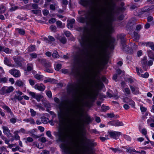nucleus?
<instances>
[{
  "label": "nucleus",
  "mask_w": 154,
  "mask_h": 154,
  "mask_svg": "<svg viewBox=\"0 0 154 154\" xmlns=\"http://www.w3.org/2000/svg\"><path fill=\"white\" fill-rule=\"evenodd\" d=\"M112 9L106 13L102 11L96 14L95 15L91 14V18L88 20H87V17L86 18L83 17H79L78 19V20L82 23L86 22L87 24L90 25L95 28L99 29L102 26V17H104L105 20H111L112 16Z\"/></svg>",
  "instance_id": "obj_1"
},
{
  "label": "nucleus",
  "mask_w": 154,
  "mask_h": 154,
  "mask_svg": "<svg viewBox=\"0 0 154 154\" xmlns=\"http://www.w3.org/2000/svg\"><path fill=\"white\" fill-rule=\"evenodd\" d=\"M60 147L65 152L69 154H78L79 153L78 146L74 142L72 141L68 144L62 143L60 145Z\"/></svg>",
  "instance_id": "obj_2"
},
{
  "label": "nucleus",
  "mask_w": 154,
  "mask_h": 154,
  "mask_svg": "<svg viewBox=\"0 0 154 154\" xmlns=\"http://www.w3.org/2000/svg\"><path fill=\"white\" fill-rule=\"evenodd\" d=\"M79 41L82 46L84 47L87 45L92 44L93 42V39L90 35H83L81 36Z\"/></svg>",
  "instance_id": "obj_3"
},
{
  "label": "nucleus",
  "mask_w": 154,
  "mask_h": 154,
  "mask_svg": "<svg viewBox=\"0 0 154 154\" xmlns=\"http://www.w3.org/2000/svg\"><path fill=\"white\" fill-rule=\"evenodd\" d=\"M64 115L66 118L67 121L69 126L71 127L73 124L72 114L69 109H66L64 111Z\"/></svg>",
  "instance_id": "obj_4"
},
{
  "label": "nucleus",
  "mask_w": 154,
  "mask_h": 154,
  "mask_svg": "<svg viewBox=\"0 0 154 154\" xmlns=\"http://www.w3.org/2000/svg\"><path fill=\"white\" fill-rule=\"evenodd\" d=\"M14 90L13 86H4L0 90V93L2 95L9 93L12 91Z\"/></svg>",
  "instance_id": "obj_5"
},
{
  "label": "nucleus",
  "mask_w": 154,
  "mask_h": 154,
  "mask_svg": "<svg viewBox=\"0 0 154 154\" xmlns=\"http://www.w3.org/2000/svg\"><path fill=\"white\" fill-rule=\"evenodd\" d=\"M58 136L60 140L61 141H64L67 136L66 132L62 129L60 130L58 133Z\"/></svg>",
  "instance_id": "obj_6"
},
{
  "label": "nucleus",
  "mask_w": 154,
  "mask_h": 154,
  "mask_svg": "<svg viewBox=\"0 0 154 154\" xmlns=\"http://www.w3.org/2000/svg\"><path fill=\"white\" fill-rule=\"evenodd\" d=\"M108 133L111 138L116 140L118 139V137L119 136L122 135V133L121 132L119 131H110L108 132Z\"/></svg>",
  "instance_id": "obj_7"
},
{
  "label": "nucleus",
  "mask_w": 154,
  "mask_h": 154,
  "mask_svg": "<svg viewBox=\"0 0 154 154\" xmlns=\"http://www.w3.org/2000/svg\"><path fill=\"white\" fill-rule=\"evenodd\" d=\"M109 124L116 127L121 126L124 125V124L122 122L119 121L117 120L109 122Z\"/></svg>",
  "instance_id": "obj_8"
},
{
  "label": "nucleus",
  "mask_w": 154,
  "mask_h": 154,
  "mask_svg": "<svg viewBox=\"0 0 154 154\" xmlns=\"http://www.w3.org/2000/svg\"><path fill=\"white\" fill-rule=\"evenodd\" d=\"M105 44L106 42L104 40H101L99 41L98 44L96 45V47L99 51H102L105 48Z\"/></svg>",
  "instance_id": "obj_9"
},
{
  "label": "nucleus",
  "mask_w": 154,
  "mask_h": 154,
  "mask_svg": "<svg viewBox=\"0 0 154 154\" xmlns=\"http://www.w3.org/2000/svg\"><path fill=\"white\" fill-rule=\"evenodd\" d=\"M9 72L15 77L18 78L20 76V72L18 70L15 69H12L9 71Z\"/></svg>",
  "instance_id": "obj_10"
},
{
  "label": "nucleus",
  "mask_w": 154,
  "mask_h": 154,
  "mask_svg": "<svg viewBox=\"0 0 154 154\" xmlns=\"http://www.w3.org/2000/svg\"><path fill=\"white\" fill-rule=\"evenodd\" d=\"M14 60L18 66H21L22 62L24 61V60L21 57H18L16 58L14 57Z\"/></svg>",
  "instance_id": "obj_11"
},
{
  "label": "nucleus",
  "mask_w": 154,
  "mask_h": 154,
  "mask_svg": "<svg viewBox=\"0 0 154 154\" xmlns=\"http://www.w3.org/2000/svg\"><path fill=\"white\" fill-rule=\"evenodd\" d=\"M34 88L40 91H43L45 89V86L43 84H36L34 86Z\"/></svg>",
  "instance_id": "obj_12"
},
{
  "label": "nucleus",
  "mask_w": 154,
  "mask_h": 154,
  "mask_svg": "<svg viewBox=\"0 0 154 154\" xmlns=\"http://www.w3.org/2000/svg\"><path fill=\"white\" fill-rule=\"evenodd\" d=\"M41 62L42 64L45 67V69L50 68L51 67V63L45 59L41 60Z\"/></svg>",
  "instance_id": "obj_13"
},
{
  "label": "nucleus",
  "mask_w": 154,
  "mask_h": 154,
  "mask_svg": "<svg viewBox=\"0 0 154 154\" xmlns=\"http://www.w3.org/2000/svg\"><path fill=\"white\" fill-rule=\"evenodd\" d=\"M79 86V84L77 83H73L71 84L67 89L68 91L71 92L75 91L76 89Z\"/></svg>",
  "instance_id": "obj_14"
},
{
  "label": "nucleus",
  "mask_w": 154,
  "mask_h": 154,
  "mask_svg": "<svg viewBox=\"0 0 154 154\" xmlns=\"http://www.w3.org/2000/svg\"><path fill=\"white\" fill-rule=\"evenodd\" d=\"M140 45L141 46L146 45L147 47H149L152 50H154V43L152 42H144L140 43Z\"/></svg>",
  "instance_id": "obj_15"
},
{
  "label": "nucleus",
  "mask_w": 154,
  "mask_h": 154,
  "mask_svg": "<svg viewBox=\"0 0 154 154\" xmlns=\"http://www.w3.org/2000/svg\"><path fill=\"white\" fill-rule=\"evenodd\" d=\"M2 129L3 130V132L8 137H10L11 136V134L10 133V130L8 127L3 126L2 127Z\"/></svg>",
  "instance_id": "obj_16"
},
{
  "label": "nucleus",
  "mask_w": 154,
  "mask_h": 154,
  "mask_svg": "<svg viewBox=\"0 0 154 154\" xmlns=\"http://www.w3.org/2000/svg\"><path fill=\"white\" fill-rule=\"evenodd\" d=\"M130 87L133 94H136L139 93V88L138 87L130 85Z\"/></svg>",
  "instance_id": "obj_17"
},
{
  "label": "nucleus",
  "mask_w": 154,
  "mask_h": 154,
  "mask_svg": "<svg viewBox=\"0 0 154 154\" xmlns=\"http://www.w3.org/2000/svg\"><path fill=\"white\" fill-rule=\"evenodd\" d=\"M48 37L49 40L47 38L45 37L43 38L44 41L47 44H51V42H54L55 40L54 38L51 36L49 35Z\"/></svg>",
  "instance_id": "obj_18"
},
{
  "label": "nucleus",
  "mask_w": 154,
  "mask_h": 154,
  "mask_svg": "<svg viewBox=\"0 0 154 154\" xmlns=\"http://www.w3.org/2000/svg\"><path fill=\"white\" fill-rule=\"evenodd\" d=\"M97 96V94L96 93L93 92L87 94V96L85 97V98H88L91 100H93L95 99Z\"/></svg>",
  "instance_id": "obj_19"
},
{
  "label": "nucleus",
  "mask_w": 154,
  "mask_h": 154,
  "mask_svg": "<svg viewBox=\"0 0 154 154\" xmlns=\"http://www.w3.org/2000/svg\"><path fill=\"white\" fill-rule=\"evenodd\" d=\"M136 70L137 74L138 75H139V76L144 78H147L149 76V74L148 73L146 72H145L144 74H141L139 72V70L138 68L137 67Z\"/></svg>",
  "instance_id": "obj_20"
},
{
  "label": "nucleus",
  "mask_w": 154,
  "mask_h": 154,
  "mask_svg": "<svg viewBox=\"0 0 154 154\" xmlns=\"http://www.w3.org/2000/svg\"><path fill=\"white\" fill-rule=\"evenodd\" d=\"M67 26L68 28L71 29L73 28V24L75 22V20L72 19L68 21Z\"/></svg>",
  "instance_id": "obj_21"
},
{
  "label": "nucleus",
  "mask_w": 154,
  "mask_h": 154,
  "mask_svg": "<svg viewBox=\"0 0 154 154\" xmlns=\"http://www.w3.org/2000/svg\"><path fill=\"white\" fill-rule=\"evenodd\" d=\"M4 62L5 64L9 66H11L12 67L15 66L14 65H12L10 63L9 60L6 57H5Z\"/></svg>",
  "instance_id": "obj_22"
},
{
  "label": "nucleus",
  "mask_w": 154,
  "mask_h": 154,
  "mask_svg": "<svg viewBox=\"0 0 154 154\" xmlns=\"http://www.w3.org/2000/svg\"><path fill=\"white\" fill-rule=\"evenodd\" d=\"M8 77H2L1 74L0 73V83H7L8 81Z\"/></svg>",
  "instance_id": "obj_23"
},
{
  "label": "nucleus",
  "mask_w": 154,
  "mask_h": 154,
  "mask_svg": "<svg viewBox=\"0 0 154 154\" xmlns=\"http://www.w3.org/2000/svg\"><path fill=\"white\" fill-rule=\"evenodd\" d=\"M18 131H15L14 132V135L13 136V137L14 139L12 140V141L14 140H20V137L19 136L18 134Z\"/></svg>",
  "instance_id": "obj_24"
},
{
  "label": "nucleus",
  "mask_w": 154,
  "mask_h": 154,
  "mask_svg": "<svg viewBox=\"0 0 154 154\" xmlns=\"http://www.w3.org/2000/svg\"><path fill=\"white\" fill-rule=\"evenodd\" d=\"M23 121L26 122H29L31 124H35L34 119L32 118H30L28 119H25L23 120Z\"/></svg>",
  "instance_id": "obj_25"
},
{
  "label": "nucleus",
  "mask_w": 154,
  "mask_h": 154,
  "mask_svg": "<svg viewBox=\"0 0 154 154\" xmlns=\"http://www.w3.org/2000/svg\"><path fill=\"white\" fill-rule=\"evenodd\" d=\"M126 152L130 153H132L133 152H136L137 153H140V152L136 151L133 148L129 147L126 149Z\"/></svg>",
  "instance_id": "obj_26"
},
{
  "label": "nucleus",
  "mask_w": 154,
  "mask_h": 154,
  "mask_svg": "<svg viewBox=\"0 0 154 154\" xmlns=\"http://www.w3.org/2000/svg\"><path fill=\"white\" fill-rule=\"evenodd\" d=\"M148 22L151 23V24L154 25V18L152 16H149L147 18Z\"/></svg>",
  "instance_id": "obj_27"
},
{
  "label": "nucleus",
  "mask_w": 154,
  "mask_h": 154,
  "mask_svg": "<svg viewBox=\"0 0 154 154\" xmlns=\"http://www.w3.org/2000/svg\"><path fill=\"white\" fill-rule=\"evenodd\" d=\"M30 12L35 14H41V11L38 9H37L31 10Z\"/></svg>",
  "instance_id": "obj_28"
},
{
  "label": "nucleus",
  "mask_w": 154,
  "mask_h": 154,
  "mask_svg": "<svg viewBox=\"0 0 154 154\" xmlns=\"http://www.w3.org/2000/svg\"><path fill=\"white\" fill-rule=\"evenodd\" d=\"M107 116L108 117L110 118H114L115 119H117L119 117L118 115H115L113 113H107Z\"/></svg>",
  "instance_id": "obj_29"
},
{
  "label": "nucleus",
  "mask_w": 154,
  "mask_h": 154,
  "mask_svg": "<svg viewBox=\"0 0 154 154\" xmlns=\"http://www.w3.org/2000/svg\"><path fill=\"white\" fill-rule=\"evenodd\" d=\"M148 55L150 59L154 60V54L151 50L148 51Z\"/></svg>",
  "instance_id": "obj_30"
},
{
  "label": "nucleus",
  "mask_w": 154,
  "mask_h": 154,
  "mask_svg": "<svg viewBox=\"0 0 154 154\" xmlns=\"http://www.w3.org/2000/svg\"><path fill=\"white\" fill-rule=\"evenodd\" d=\"M34 77L37 79L39 81H42L43 80V76L41 75L36 74L35 75Z\"/></svg>",
  "instance_id": "obj_31"
},
{
  "label": "nucleus",
  "mask_w": 154,
  "mask_h": 154,
  "mask_svg": "<svg viewBox=\"0 0 154 154\" xmlns=\"http://www.w3.org/2000/svg\"><path fill=\"white\" fill-rule=\"evenodd\" d=\"M33 146L34 147H37L39 149H42L43 148V146L42 143L38 144L36 142H34L33 144Z\"/></svg>",
  "instance_id": "obj_32"
},
{
  "label": "nucleus",
  "mask_w": 154,
  "mask_h": 154,
  "mask_svg": "<svg viewBox=\"0 0 154 154\" xmlns=\"http://www.w3.org/2000/svg\"><path fill=\"white\" fill-rule=\"evenodd\" d=\"M23 99V97L21 96H19L17 94L15 95L13 98H11L12 100H18L19 101H20Z\"/></svg>",
  "instance_id": "obj_33"
},
{
  "label": "nucleus",
  "mask_w": 154,
  "mask_h": 154,
  "mask_svg": "<svg viewBox=\"0 0 154 154\" xmlns=\"http://www.w3.org/2000/svg\"><path fill=\"white\" fill-rule=\"evenodd\" d=\"M5 110L7 112L9 113L11 116H13V113L11 109L8 106H6L3 109Z\"/></svg>",
  "instance_id": "obj_34"
},
{
  "label": "nucleus",
  "mask_w": 154,
  "mask_h": 154,
  "mask_svg": "<svg viewBox=\"0 0 154 154\" xmlns=\"http://www.w3.org/2000/svg\"><path fill=\"white\" fill-rule=\"evenodd\" d=\"M79 3L82 5L86 6L88 5V2L86 0H80Z\"/></svg>",
  "instance_id": "obj_35"
},
{
  "label": "nucleus",
  "mask_w": 154,
  "mask_h": 154,
  "mask_svg": "<svg viewBox=\"0 0 154 154\" xmlns=\"http://www.w3.org/2000/svg\"><path fill=\"white\" fill-rule=\"evenodd\" d=\"M139 38V35L136 32H134L133 39L135 41H137Z\"/></svg>",
  "instance_id": "obj_36"
},
{
  "label": "nucleus",
  "mask_w": 154,
  "mask_h": 154,
  "mask_svg": "<svg viewBox=\"0 0 154 154\" xmlns=\"http://www.w3.org/2000/svg\"><path fill=\"white\" fill-rule=\"evenodd\" d=\"M56 24L58 27L61 28H63L65 27V24H62L61 22L60 21H58L56 22Z\"/></svg>",
  "instance_id": "obj_37"
},
{
  "label": "nucleus",
  "mask_w": 154,
  "mask_h": 154,
  "mask_svg": "<svg viewBox=\"0 0 154 154\" xmlns=\"http://www.w3.org/2000/svg\"><path fill=\"white\" fill-rule=\"evenodd\" d=\"M154 8V6H149L148 7H146L145 8V10H144V11H153V9Z\"/></svg>",
  "instance_id": "obj_38"
},
{
  "label": "nucleus",
  "mask_w": 154,
  "mask_h": 154,
  "mask_svg": "<svg viewBox=\"0 0 154 154\" xmlns=\"http://www.w3.org/2000/svg\"><path fill=\"white\" fill-rule=\"evenodd\" d=\"M91 121V120L89 116H86L85 118V122L86 124H88Z\"/></svg>",
  "instance_id": "obj_39"
},
{
  "label": "nucleus",
  "mask_w": 154,
  "mask_h": 154,
  "mask_svg": "<svg viewBox=\"0 0 154 154\" xmlns=\"http://www.w3.org/2000/svg\"><path fill=\"white\" fill-rule=\"evenodd\" d=\"M15 85L18 86L20 87L23 86V83L21 81L18 80L16 82Z\"/></svg>",
  "instance_id": "obj_40"
},
{
  "label": "nucleus",
  "mask_w": 154,
  "mask_h": 154,
  "mask_svg": "<svg viewBox=\"0 0 154 154\" xmlns=\"http://www.w3.org/2000/svg\"><path fill=\"white\" fill-rule=\"evenodd\" d=\"M147 61L146 57H144L141 61V63L143 66H145L147 65Z\"/></svg>",
  "instance_id": "obj_41"
},
{
  "label": "nucleus",
  "mask_w": 154,
  "mask_h": 154,
  "mask_svg": "<svg viewBox=\"0 0 154 154\" xmlns=\"http://www.w3.org/2000/svg\"><path fill=\"white\" fill-rule=\"evenodd\" d=\"M6 10V8L3 5L0 6V13H4Z\"/></svg>",
  "instance_id": "obj_42"
},
{
  "label": "nucleus",
  "mask_w": 154,
  "mask_h": 154,
  "mask_svg": "<svg viewBox=\"0 0 154 154\" xmlns=\"http://www.w3.org/2000/svg\"><path fill=\"white\" fill-rule=\"evenodd\" d=\"M124 93L127 95H129L131 94V91L130 89L128 88H125L124 91Z\"/></svg>",
  "instance_id": "obj_43"
},
{
  "label": "nucleus",
  "mask_w": 154,
  "mask_h": 154,
  "mask_svg": "<svg viewBox=\"0 0 154 154\" xmlns=\"http://www.w3.org/2000/svg\"><path fill=\"white\" fill-rule=\"evenodd\" d=\"M33 68V65L32 63H28L27 64V70L28 71L31 70Z\"/></svg>",
  "instance_id": "obj_44"
},
{
  "label": "nucleus",
  "mask_w": 154,
  "mask_h": 154,
  "mask_svg": "<svg viewBox=\"0 0 154 154\" xmlns=\"http://www.w3.org/2000/svg\"><path fill=\"white\" fill-rule=\"evenodd\" d=\"M54 66L55 69L57 71H58L61 68L62 65L61 64H57Z\"/></svg>",
  "instance_id": "obj_45"
},
{
  "label": "nucleus",
  "mask_w": 154,
  "mask_h": 154,
  "mask_svg": "<svg viewBox=\"0 0 154 154\" xmlns=\"http://www.w3.org/2000/svg\"><path fill=\"white\" fill-rule=\"evenodd\" d=\"M2 51H4L7 54H9L11 52V50H10L8 48L4 47Z\"/></svg>",
  "instance_id": "obj_46"
},
{
  "label": "nucleus",
  "mask_w": 154,
  "mask_h": 154,
  "mask_svg": "<svg viewBox=\"0 0 154 154\" xmlns=\"http://www.w3.org/2000/svg\"><path fill=\"white\" fill-rule=\"evenodd\" d=\"M52 56L53 57L55 58H58L59 57V55L57 51H54L52 54Z\"/></svg>",
  "instance_id": "obj_47"
},
{
  "label": "nucleus",
  "mask_w": 154,
  "mask_h": 154,
  "mask_svg": "<svg viewBox=\"0 0 154 154\" xmlns=\"http://www.w3.org/2000/svg\"><path fill=\"white\" fill-rule=\"evenodd\" d=\"M128 103L129 105H131V107L133 108L134 107L135 103L134 101H133L132 100H129V102H128Z\"/></svg>",
  "instance_id": "obj_48"
},
{
  "label": "nucleus",
  "mask_w": 154,
  "mask_h": 154,
  "mask_svg": "<svg viewBox=\"0 0 154 154\" xmlns=\"http://www.w3.org/2000/svg\"><path fill=\"white\" fill-rule=\"evenodd\" d=\"M54 79H52L50 78H48L46 80H44V83H46L47 82H53L54 81Z\"/></svg>",
  "instance_id": "obj_49"
},
{
  "label": "nucleus",
  "mask_w": 154,
  "mask_h": 154,
  "mask_svg": "<svg viewBox=\"0 0 154 154\" xmlns=\"http://www.w3.org/2000/svg\"><path fill=\"white\" fill-rule=\"evenodd\" d=\"M17 30L18 32L21 35H23L25 33V31L23 29H17Z\"/></svg>",
  "instance_id": "obj_50"
},
{
  "label": "nucleus",
  "mask_w": 154,
  "mask_h": 154,
  "mask_svg": "<svg viewBox=\"0 0 154 154\" xmlns=\"http://www.w3.org/2000/svg\"><path fill=\"white\" fill-rule=\"evenodd\" d=\"M30 112L32 116H35L36 114V112L32 109H30Z\"/></svg>",
  "instance_id": "obj_51"
},
{
  "label": "nucleus",
  "mask_w": 154,
  "mask_h": 154,
  "mask_svg": "<svg viewBox=\"0 0 154 154\" xmlns=\"http://www.w3.org/2000/svg\"><path fill=\"white\" fill-rule=\"evenodd\" d=\"M35 45H33L29 47V50L30 51H33L35 50Z\"/></svg>",
  "instance_id": "obj_52"
},
{
  "label": "nucleus",
  "mask_w": 154,
  "mask_h": 154,
  "mask_svg": "<svg viewBox=\"0 0 154 154\" xmlns=\"http://www.w3.org/2000/svg\"><path fill=\"white\" fill-rule=\"evenodd\" d=\"M18 8V7L17 6H12L10 8V10L11 11H14Z\"/></svg>",
  "instance_id": "obj_53"
},
{
  "label": "nucleus",
  "mask_w": 154,
  "mask_h": 154,
  "mask_svg": "<svg viewBox=\"0 0 154 154\" xmlns=\"http://www.w3.org/2000/svg\"><path fill=\"white\" fill-rule=\"evenodd\" d=\"M45 71L49 73H53V69H51V67L45 69Z\"/></svg>",
  "instance_id": "obj_54"
},
{
  "label": "nucleus",
  "mask_w": 154,
  "mask_h": 154,
  "mask_svg": "<svg viewBox=\"0 0 154 154\" xmlns=\"http://www.w3.org/2000/svg\"><path fill=\"white\" fill-rule=\"evenodd\" d=\"M47 95L49 98H51L52 97V93L50 91H45Z\"/></svg>",
  "instance_id": "obj_55"
},
{
  "label": "nucleus",
  "mask_w": 154,
  "mask_h": 154,
  "mask_svg": "<svg viewBox=\"0 0 154 154\" xmlns=\"http://www.w3.org/2000/svg\"><path fill=\"white\" fill-rule=\"evenodd\" d=\"M7 151V149L6 147L4 146H2L0 147V152H3Z\"/></svg>",
  "instance_id": "obj_56"
},
{
  "label": "nucleus",
  "mask_w": 154,
  "mask_h": 154,
  "mask_svg": "<svg viewBox=\"0 0 154 154\" xmlns=\"http://www.w3.org/2000/svg\"><path fill=\"white\" fill-rule=\"evenodd\" d=\"M60 42L64 44L66 42V40L65 37H62L60 39Z\"/></svg>",
  "instance_id": "obj_57"
},
{
  "label": "nucleus",
  "mask_w": 154,
  "mask_h": 154,
  "mask_svg": "<svg viewBox=\"0 0 154 154\" xmlns=\"http://www.w3.org/2000/svg\"><path fill=\"white\" fill-rule=\"evenodd\" d=\"M33 141V139L31 137H28L26 139V140L25 141L26 143H27L28 142H32Z\"/></svg>",
  "instance_id": "obj_58"
},
{
  "label": "nucleus",
  "mask_w": 154,
  "mask_h": 154,
  "mask_svg": "<svg viewBox=\"0 0 154 154\" xmlns=\"http://www.w3.org/2000/svg\"><path fill=\"white\" fill-rule=\"evenodd\" d=\"M36 99L38 102L40 101L41 99V96L38 94H37L35 95V97L34 98Z\"/></svg>",
  "instance_id": "obj_59"
},
{
  "label": "nucleus",
  "mask_w": 154,
  "mask_h": 154,
  "mask_svg": "<svg viewBox=\"0 0 154 154\" xmlns=\"http://www.w3.org/2000/svg\"><path fill=\"white\" fill-rule=\"evenodd\" d=\"M100 140L103 141H104L105 140H106L107 139H109V138L107 137V136H106V137H100Z\"/></svg>",
  "instance_id": "obj_60"
},
{
  "label": "nucleus",
  "mask_w": 154,
  "mask_h": 154,
  "mask_svg": "<svg viewBox=\"0 0 154 154\" xmlns=\"http://www.w3.org/2000/svg\"><path fill=\"white\" fill-rule=\"evenodd\" d=\"M42 120L43 123L44 124H46L48 122V119L45 117L42 118Z\"/></svg>",
  "instance_id": "obj_61"
},
{
  "label": "nucleus",
  "mask_w": 154,
  "mask_h": 154,
  "mask_svg": "<svg viewBox=\"0 0 154 154\" xmlns=\"http://www.w3.org/2000/svg\"><path fill=\"white\" fill-rule=\"evenodd\" d=\"M64 32L65 35L67 37H69L71 35V34L69 31H64Z\"/></svg>",
  "instance_id": "obj_62"
},
{
  "label": "nucleus",
  "mask_w": 154,
  "mask_h": 154,
  "mask_svg": "<svg viewBox=\"0 0 154 154\" xmlns=\"http://www.w3.org/2000/svg\"><path fill=\"white\" fill-rule=\"evenodd\" d=\"M110 149L112 150L114 152H120V150L118 148H110Z\"/></svg>",
  "instance_id": "obj_63"
},
{
  "label": "nucleus",
  "mask_w": 154,
  "mask_h": 154,
  "mask_svg": "<svg viewBox=\"0 0 154 154\" xmlns=\"http://www.w3.org/2000/svg\"><path fill=\"white\" fill-rule=\"evenodd\" d=\"M123 136L126 140L129 141L131 140V138L129 136L126 135H123Z\"/></svg>",
  "instance_id": "obj_64"
}]
</instances>
